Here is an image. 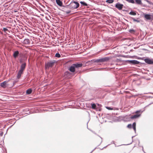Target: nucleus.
I'll list each match as a JSON object with an SVG mask.
<instances>
[{"label": "nucleus", "mask_w": 153, "mask_h": 153, "mask_svg": "<svg viewBox=\"0 0 153 153\" xmlns=\"http://www.w3.org/2000/svg\"><path fill=\"white\" fill-rule=\"evenodd\" d=\"M110 59V58L109 57H105L99 59H93L89 61V62H91V64L93 62L97 63H102L108 62Z\"/></svg>", "instance_id": "1"}, {"label": "nucleus", "mask_w": 153, "mask_h": 153, "mask_svg": "<svg viewBox=\"0 0 153 153\" xmlns=\"http://www.w3.org/2000/svg\"><path fill=\"white\" fill-rule=\"evenodd\" d=\"M79 6V4L76 1H72L67 7H69L70 9H74L78 8Z\"/></svg>", "instance_id": "2"}, {"label": "nucleus", "mask_w": 153, "mask_h": 153, "mask_svg": "<svg viewBox=\"0 0 153 153\" xmlns=\"http://www.w3.org/2000/svg\"><path fill=\"white\" fill-rule=\"evenodd\" d=\"M56 62L55 60L47 62L45 64V68L46 69H48L50 68L53 67L56 63Z\"/></svg>", "instance_id": "3"}, {"label": "nucleus", "mask_w": 153, "mask_h": 153, "mask_svg": "<svg viewBox=\"0 0 153 153\" xmlns=\"http://www.w3.org/2000/svg\"><path fill=\"white\" fill-rule=\"evenodd\" d=\"M143 15L146 20H153V15L149 14H146L145 13L143 14Z\"/></svg>", "instance_id": "4"}, {"label": "nucleus", "mask_w": 153, "mask_h": 153, "mask_svg": "<svg viewBox=\"0 0 153 153\" xmlns=\"http://www.w3.org/2000/svg\"><path fill=\"white\" fill-rule=\"evenodd\" d=\"M126 61L128 62V63L131 65H138L140 63V62L135 60H128Z\"/></svg>", "instance_id": "5"}, {"label": "nucleus", "mask_w": 153, "mask_h": 153, "mask_svg": "<svg viewBox=\"0 0 153 153\" xmlns=\"http://www.w3.org/2000/svg\"><path fill=\"white\" fill-rule=\"evenodd\" d=\"M91 106L92 108L93 109L96 110V111H101V109L99 108H97V105L95 104V103H91Z\"/></svg>", "instance_id": "6"}, {"label": "nucleus", "mask_w": 153, "mask_h": 153, "mask_svg": "<svg viewBox=\"0 0 153 153\" xmlns=\"http://www.w3.org/2000/svg\"><path fill=\"white\" fill-rule=\"evenodd\" d=\"M144 60L145 62L148 64H153V60L152 59H150L149 58H147L145 59Z\"/></svg>", "instance_id": "7"}, {"label": "nucleus", "mask_w": 153, "mask_h": 153, "mask_svg": "<svg viewBox=\"0 0 153 153\" xmlns=\"http://www.w3.org/2000/svg\"><path fill=\"white\" fill-rule=\"evenodd\" d=\"M123 6V5L120 4L119 2H117L115 5V7L119 10H121Z\"/></svg>", "instance_id": "8"}, {"label": "nucleus", "mask_w": 153, "mask_h": 153, "mask_svg": "<svg viewBox=\"0 0 153 153\" xmlns=\"http://www.w3.org/2000/svg\"><path fill=\"white\" fill-rule=\"evenodd\" d=\"M140 115L141 114H137L132 116H130L128 118V119H129L128 120H129L130 119H133L137 118L140 117Z\"/></svg>", "instance_id": "9"}, {"label": "nucleus", "mask_w": 153, "mask_h": 153, "mask_svg": "<svg viewBox=\"0 0 153 153\" xmlns=\"http://www.w3.org/2000/svg\"><path fill=\"white\" fill-rule=\"evenodd\" d=\"M73 65L74 66V67L76 68H78L80 67H82V64L81 63H76L73 64Z\"/></svg>", "instance_id": "10"}, {"label": "nucleus", "mask_w": 153, "mask_h": 153, "mask_svg": "<svg viewBox=\"0 0 153 153\" xmlns=\"http://www.w3.org/2000/svg\"><path fill=\"white\" fill-rule=\"evenodd\" d=\"M7 81H5L1 83H0V86L4 88H6L7 86Z\"/></svg>", "instance_id": "11"}, {"label": "nucleus", "mask_w": 153, "mask_h": 153, "mask_svg": "<svg viewBox=\"0 0 153 153\" xmlns=\"http://www.w3.org/2000/svg\"><path fill=\"white\" fill-rule=\"evenodd\" d=\"M75 68L73 64L69 68V70L71 72H74L75 71Z\"/></svg>", "instance_id": "12"}, {"label": "nucleus", "mask_w": 153, "mask_h": 153, "mask_svg": "<svg viewBox=\"0 0 153 153\" xmlns=\"http://www.w3.org/2000/svg\"><path fill=\"white\" fill-rule=\"evenodd\" d=\"M26 66V63H23L21 66V68L20 71H22L23 72V71L25 68Z\"/></svg>", "instance_id": "13"}, {"label": "nucleus", "mask_w": 153, "mask_h": 153, "mask_svg": "<svg viewBox=\"0 0 153 153\" xmlns=\"http://www.w3.org/2000/svg\"><path fill=\"white\" fill-rule=\"evenodd\" d=\"M23 73V72L22 71L20 70L19 71L17 76V78L18 79H19L20 78L21 75Z\"/></svg>", "instance_id": "14"}, {"label": "nucleus", "mask_w": 153, "mask_h": 153, "mask_svg": "<svg viewBox=\"0 0 153 153\" xmlns=\"http://www.w3.org/2000/svg\"><path fill=\"white\" fill-rule=\"evenodd\" d=\"M106 108L108 110H118V109L117 108H113L110 107L106 106Z\"/></svg>", "instance_id": "15"}, {"label": "nucleus", "mask_w": 153, "mask_h": 153, "mask_svg": "<svg viewBox=\"0 0 153 153\" xmlns=\"http://www.w3.org/2000/svg\"><path fill=\"white\" fill-rule=\"evenodd\" d=\"M129 14L131 15L135 16L137 14L136 11H131L129 13Z\"/></svg>", "instance_id": "16"}, {"label": "nucleus", "mask_w": 153, "mask_h": 153, "mask_svg": "<svg viewBox=\"0 0 153 153\" xmlns=\"http://www.w3.org/2000/svg\"><path fill=\"white\" fill-rule=\"evenodd\" d=\"M135 2L137 4L142 5V4L141 1V0H135Z\"/></svg>", "instance_id": "17"}, {"label": "nucleus", "mask_w": 153, "mask_h": 153, "mask_svg": "<svg viewBox=\"0 0 153 153\" xmlns=\"http://www.w3.org/2000/svg\"><path fill=\"white\" fill-rule=\"evenodd\" d=\"M80 3L81 4V6H87L88 4L85 2L81 1L80 2Z\"/></svg>", "instance_id": "18"}, {"label": "nucleus", "mask_w": 153, "mask_h": 153, "mask_svg": "<svg viewBox=\"0 0 153 153\" xmlns=\"http://www.w3.org/2000/svg\"><path fill=\"white\" fill-rule=\"evenodd\" d=\"M19 52L18 51H17L13 53V56L15 58H16L18 55Z\"/></svg>", "instance_id": "19"}, {"label": "nucleus", "mask_w": 153, "mask_h": 153, "mask_svg": "<svg viewBox=\"0 0 153 153\" xmlns=\"http://www.w3.org/2000/svg\"><path fill=\"white\" fill-rule=\"evenodd\" d=\"M58 5L60 7H64L62 5V3L60 0H58Z\"/></svg>", "instance_id": "20"}, {"label": "nucleus", "mask_w": 153, "mask_h": 153, "mask_svg": "<svg viewBox=\"0 0 153 153\" xmlns=\"http://www.w3.org/2000/svg\"><path fill=\"white\" fill-rule=\"evenodd\" d=\"M131 19L133 20V22H136L138 23L140 22V20H138L137 19H136L133 17H131Z\"/></svg>", "instance_id": "21"}, {"label": "nucleus", "mask_w": 153, "mask_h": 153, "mask_svg": "<svg viewBox=\"0 0 153 153\" xmlns=\"http://www.w3.org/2000/svg\"><path fill=\"white\" fill-rule=\"evenodd\" d=\"M32 90L31 89H29L26 91V93L27 94H30L31 93Z\"/></svg>", "instance_id": "22"}, {"label": "nucleus", "mask_w": 153, "mask_h": 153, "mask_svg": "<svg viewBox=\"0 0 153 153\" xmlns=\"http://www.w3.org/2000/svg\"><path fill=\"white\" fill-rule=\"evenodd\" d=\"M128 31L131 33H134L135 32V30L133 29H131L129 30Z\"/></svg>", "instance_id": "23"}, {"label": "nucleus", "mask_w": 153, "mask_h": 153, "mask_svg": "<svg viewBox=\"0 0 153 153\" xmlns=\"http://www.w3.org/2000/svg\"><path fill=\"white\" fill-rule=\"evenodd\" d=\"M24 42L25 44H27L30 43V40L29 39H25Z\"/></svg>", "instance_id": "24"}, {"label": "nucleus", "mask_w": 153, "mask_h": 153, "mask_svg": "<svg viewBox=\"0 0 153 153\" xmlns=\"http://www.w3.org/2000/svg\"><path fill=\"white\" fill-rule=\"evenodd\" d=\"M114 1V0H107L106 2L109 4H111Z\"/></svg>", "instance_id": "25"}, {"label": "nucleus", "mask_w": 153, "mask_h": 153, "mask_svg": "<svg viewBox=\"0 0 153 153\" xmlns=\"http://www.w3.org/2000/svg\"><path fill=\"white\" fill-rule=\"evenodd\" d=\"M128 1L132 4H134L135 3V1L134 0H128Z\"/></svg>", "instance_id": "26"}, {"label": "nucleus", "mask_w": 153, "mask_h": 153, "mask_svg": "<svg viewBox=\"0 0 153 153\" xmlns=\"http://www.w3.org/2000/svg\"><path fill=\"white\" fill-rule=\"evenodd\" d=\"M146 1L149 4H151V5H153V3L152 2H151L150 1H149V0H146Z\"/></svg>", "instance_id": "27"}, {"label": "nucleus", "mask_w": 153, "mask_h": 153, "mask_svg": "<svg viewBox=\"0 0 153 153\" xmlns=\"http://www.w3.org/2000/svg\"><path fill=\"white\" fill-rule=\"evenodd\" d=\"M127 127L129 128H131L132 127V125L131 124H129L127 125Z\"/></svg>", "instance_id": "28"}, {"label": "nucleus", "mask_w": 153, "mask_h": 153, "mask_svg": "<svg viewBox=\"0 0 153 153\" xmlns=\"http://www.w3.org/2000/svg\"><path fill=\"white\" fill-rule=\"evenodd\" d=\"M132 126V128L136 127V123L135 122L133 123Z\"/></svg>", "instance_id": "29"}, {"label": "nucleus", "mask_w": 153, "mask_h": 153, "mask_svg": "<svg viewBox=\"0 0 153 153\" xmlns=\"http://www.w3.org/2000/svg\"><path fill=\"white\" fill-rule=\"evenodd\" d=\"M3 30L5 32H6V31H8V30L7 28H3Z\"/></svg>", "instance_id": "30"}, {"label": "nucleus", "mask_w": 153, "mask_h": 153, "mask_svg": "<svg viewBox=\"0 0 153 153\" xmlns=\"http://www.w3.org/2000/svg\"><path fill=\"white\" fill-rule=\"evenodd\" d=\"M97 107L98 108H100V107L102 106L100 104H97Z\"/></svg>", "instance_id": "31"}, {"label": "nucleus", "mask_w": 153, "mask_h": 153, "mask_svg": "<svg viewBox=\"0 0 153 153\" xmlns=\"http://www.w3.org/2000/svg\"><path fill=\"white\" fill-rule=\"evenodd\" d=\"M71 12V11L70 10H68V11H65V13L68 14H69V13H70Z\"/></svg>", "instance_id": "32"}, {"label": "nucleus", "mask_w": 153, "mask_h": 153, "mask_svg": "<svg viewBox=\"0 0 153 153\" xmlns=\"http://www.w3.org/2000/svg\"><path fill=\"white\" fill-rule=\"evenodd\" d=\"M133 129H134L135 132L136 131V127L133 128Z\"/></svg>", "instance_id": "33"}, {"label": "nucleus", "mask_w": 153, "mask_h": 153, "mask_svg": "<svg viewBox=\"0 0 153 153\" xmlns=\"http://www.w3.org/2000/svg\"><path fill=\"white\" fill-rule=\"evenodd\" d=\"M60 55L58 53V58L60 57Z\"/></svg>", "instance_id": "34"}, {"label": "nucleus", "mask_w": 153, "mask_h": 153, "mask_svg": "<svg viewBox=\"0 0 153 153\" xmlns=\"http://www.w3.org/2000/svg\"><path fill=\"white\" fill-rule=\"evenodd\" d=\"M109 145H110V144H108V145H107V146L104 147L102 149H105V148H106L107 146H109Z\"/></svg>", "instance_id": "35"}, {"label": "nucleus", "mask_w": 153, "mask_h": 153, "mask_svg": "<svg viewBox=\"0 0 153 153\" xmlns=\"http://www.w3.org/2000/svg\"><path fill=\"white\" fill-rule=\"evenodd\" d=\"M96 149V148H95L93 150H92L91 152L90 153H92L93 151Z\"/></svg>", "instance_id": "36"}, {"label": "nucleus", "mask_w": 153, "mask_h": 153, "mask_svg": "<svg viewBox=\"0 0 153 153\" xmlns=\"http://www.w3.org/2000/svg\"><path fill=\"white\" fill-rule=\"evenodd\" d=\"M57 56H58L57 53H56L55 54V56L56 57H57Z\"/></svg>", "instance_id": "37"}, {"label": "nucleus", "mask_w": 153, "mask_h": 153, "mask_svg": "<svg viewBox=\"0 0 153 153\" xmlns=\"http://www.w3.org/2000/svg\"><path fill=\"white\" fill-rule=\"evenodd\" d=\"M153 102L151 103H150L149 104V105H148L146 106H149V105H151V104H153Z\"/></svg>", "instance_id": "38"}, {"label": "nucleus", "mask_w": 153, "mask_h": 153, "mask_svg": "<svg viewBox=\"0 0 153 153\" xmlns=\"http://www.w3.org/2000/svg\"><path fill=\"white\" fill-rule=\"evenodd\" d=\"M140 111H137L136 112V113L138 112H140Z\"/></svg>", "instance_id": "39"}, {"label": "nucleus", "mask_w": 153, "mask_h": 153, "mask_svg": "<svg viewBox=\"0 0 153 153\" xmlns=\"http://www.w3.org/2000/svg\"><path fill=\"white\" fill-rule=\"evenodd\" d=\"M141 147L142 148V150H143V151H144L143 147V146H142Z\"/></svg>", "instance_id": "40"}, {"label": "nucleus", "mask_w": 153, "mask_h": 153, "mask_svg": "<svg viewBox=\"0 0 153 153\" xmlns=\"http://www.w3.org/2000/svg\"><path fill=\"white\" fill-rule=\"evenodd\" d=\"M140 141L139 140V143H138V146H140H140H139V144H140Z\"/></svg>", "instance_id": "41"}, {"label": "nucleus", "mask_w": 153, "mask_h": 153, "mask_svg": "<svg viewBox=\"0 0 153 153\" xmlns=\"http://www.w3.org/2000/svg\"><path fill=\"white\" fill-rule=\"evenodd\" d=\"M150 78H148V79H146V80H150Z\"/></svg>", "instance_id": "42"}, {"label": "nucleus", "mask_w": 153, "mask_h": 153, "mask_svg": "<svg viewBox=\"0 0 153 153\" xmlns=\"http://www.w3.org/2000/svg\"><path fill=\"white\" fill-rule=\"evenodd\" d=\"M149 98H153V97H151V96H149Z\"/></svg>", "instance_id": "43"}, {"label": "nucleus", "mask_w": 153, "mask_h": 153, "mask_svg": "<svg viewBox=\"0 0 153 153\" xmlns=\"http://www.w3.org/2000/svg\"><path fill=\"white\" fill-rule=\"evenodd\" d=\"M56 2L57 4V0H56Z\"/></svg>", "instance_id": "44"}, {"label": "nucleus", "mask_w": 153, "mask_h": 153, "mask_svg": "<svg viewBox=\"0 0 153 153\" xmlns=\"http://www.w3.org/2000/svg\"><path fill=\"white\" fill-rule=\"evenodd\" d=\"M134 136H133L132 137V139L133 137H134Z\"/></svg>", "instance_id": "45"}, {"label": "nucleus", "mask_w": 153, "mask_h": 153, "mask_svg": "<svg viewBox=\"0 0 153 153\" xmlns=\"http://www.w3.org/2000/svg\"><path fill=\"white\" fill-rule=\"evenodd\" d=\"M92 131V132H93L95 134H96L94 132H93V131Z\"/></svg>", "instance_id": "46"}, {"label": "nucleus", "mask_w": 153, "mask_h": 153, "mask_svg": "<svg viewBox=\"0 0 153 153\" xmlns=\"http://www.w3.org/2000/svg\"><path fill=\"white\" fill-rule=\"evenodd\" d=\"M52 1H54L55 0H51Z\"/></svg>", "instance_id": "47"}, {"label": "nucleus", "mask_w": 153, "mask_h": 153, "mask_svg": "<svg viewBox=\"0 0 153 153\" xmlns=\"http://www.w3.org/2000/svg\"><path fill=\"white\" fill-rule=\"evenodd\" d=\"M69 72H67L66 73H67L68 74V73Z\"/></svg>", "instance_id": "48"}, {"label": "nucleus", "mask_w": 153, "mask_h": 153, "mask_svg": "<svg viewBox=\"0 0 153 153\" xmlns=\"http://www.w3.org/2000/svg\"><path fill=\"white\" fill-rule=\"evenodd\" d=\"M58 110H59V108H58ZM59 110H60L59 109Z\"/></svg>", "instance_id": "49"}, {"label": "nucleus", "mask_w": 153, "mask_h": 153, "mask_svg": "<svg viewBox=\"0 0 153 153\" xmlns=\"http://www.w3.org/2000/svg\"><path fill=\"white\" fill-rule=\"evenodd\" d=\"M127 116H126V118H127L126 117Z\"/></svg>", "instance_id": "50"}, {"label": "nucleus", "mask_w": 153, "mask_h": 153, "mask_svg": "<svg viewBox=\"0 0 153 153\" xmlns=\"http://www.w3.org/2000/svg\"><path fill=\"white\" fill-rule=\"evenodd\" d=\"M142 64H144V63H141Z\"/></svg>", "instance_id": "51"}, {"label": "nucleus", "mask_w": 153, "mask_h": 153, "mask_svg": "<svg viewBox=\"0 0 153 153\" xmlns=\"http://www.w3.org/2000/svg\"><path fill=\"white\" fill-rule=\"evenodd\" d=\"M151 93V94H153V93Z\"/></svg>", "instance_id": "52"}, {"label": "nucleus", "mask_w": 153, "mask_h": 153, "mask_svg": "<svg viewBox=\"0 0 153 153\" xmlns=\"http://www.w3.org/2000/svg\"><path fill=\"white\" fill-rule=\"evenodd\" d=\"M100 137L101 138V139H102V137Z\"/></svg>", "instance_id": "53"}, {"label": "nucleus", "mask_w": 153, "mask_h": 153, "mask_svg": "<svg viewBox=\"0 0 153 153\" xmlns=\"http://www.w3.org/2000/svg\"><path fill=\"white\" fill-rule=\"evenodd\" d=\"M131 143H130V144H131Z\"/></svg>", "instance_id": "54"}, {"label": "nucleus", "mask_w": 153, "mask_h": 153, "mask_svg": "<svg viewBox=\"0 0 153 153\" xmlns=\"http://www.w3.org/2000/svg\"><path fill=\"white\" fill-rule=\"evenodd\" d=\"M112 142H112V143H113V142H114V141H113Z\"/></svg>", "instance_id": "55"}, {"label": "nucleus", "mask_w": 153, "mask_h": 153, "mask_svg": "<svg viewBox=\"0 0 153 153\" xmlns=\"http://www.w3.org/2000/svg\"><path fill=\"white\" fill-rule=\"evenodd\" d=\"M112 142H112V143H113V142H114V141H113Z\"/></svg>", "instance_id": "56"}]
</instances>
